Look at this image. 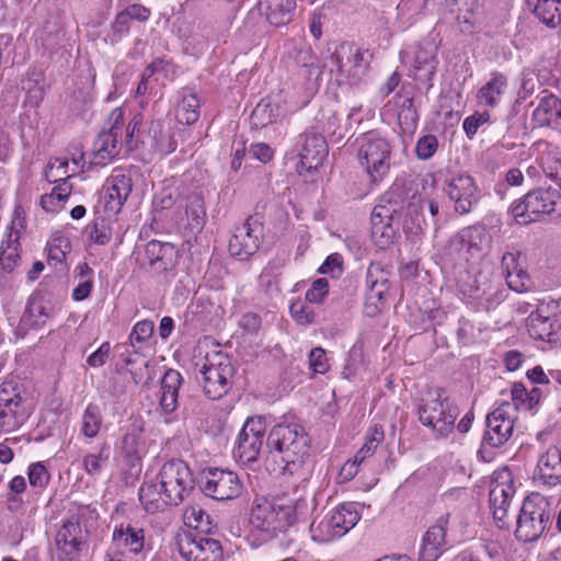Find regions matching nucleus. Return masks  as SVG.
<instances>
[{
    "instance_id": "f257e3e1",
    "label": "nucleus",
    "mask_w": 561,
    "mask_h": 561,
    "mask_svg": "<svg viewBox=\"0 0 561 561\" xmlns=\"http://www.w3.org/2000/svg\"><path fill=\"white\" fill-rule=\"evenodd\" d=\"M311 439L296 422L274 425L266 438L264 465L267 471L306 480L311 472Z\"/></svg>"
},
{
    "instance_id": "f03ea898",
    "label": "nucleus",
    "mask_w": 561,
    "mask_h": 561,
    "mask_svg": "<svg viewBox=\"0 0 561 561\" xmlns=\"http://www.w3.org/2000/svg\"><path fill=\"white\" fill-rule=\"evenodd\" d=\"M110 127L99 134L93 142L90 153V163L93 165H106L116 158L123 145L131 149L134 133L138 128L140 121L134 117L124 127V111L119 107L112 111L108 117Z\"/></svg>"
},
{
    "instance_id": "7ed1b4c3",
    "label": "nucleus",
    "mask_w": 561,
    "mask_h": 561,
    "mask_svg": "<svg viewBox=\"0 0 561 561\" xmlns=\"http://www.w3.org/2000/svg\"><path fill=\"white\" fill-rule=\"evenodd\" d=\"M355 151L370 182L379 183L388 175L392 148L387 138L375 130L362 134L355 139Z\"/></svg>"
},
{
    "instance_id": "20e7f679",
    "label": "nucleus",
    "mask_w": 561,
    "mask_h": 561,
    "mask_svg": "<svg viewBox=\"0 0 561 561\" xmlns=\"http://www.w3.org/2000/svg\"><path fill=\"white\" fill-rule=\"evenodd\" d=\"M552 504L551 497L538 492L530 493L524 500L516 519V538L524 542L537 540L550 523Z\"/></svg>"
},
{
    "instance_id": "39448f33",
    "label": "nucleus",
    "mask_w": 561,
    "mask_h": 561,
    "mask_svg": "<svg viewBox=\"0 0 561 561\" xmlns=\"http://www.w3.org/2000/svg\"><path fill=\"white\" fill-rule=\"evenodd\" d=\"M420 422L436 436L447 437L455 428L459 415L458 408L444 396L443 390L427 392L417 408Z\"/></svg>"
},
{
    "instance_id": "423d86ee",
    "label": "nucleus",
    "mask_w": 561,
    "mask_h": 561,
    "mask_svg": "<svg viewBox=\"0 0 561 561\" xmlns=\"http://www.w3.org/2000/svg\"><path fill=\"white\" fill-rule=\"evenodd\" d=\"M32 413V403L22 385L8 380L0 385V435L20 428Z\"/></svg>"
},
{
    "instance_id": "0eeeda50",
    "label": "nucleus",
    "mask_w": 561,
    "mask_h": 561,
    "mask_svg": "<svg viewBox=\"0 0 561 561\" xmlns=\"http://www.w3.org/2000/svg\"><path fill=\"white\" fill-rule=\"evenodd\" d=\"M561 203L559 191L538 188L527 193L510 206V214L518 225H528L541 220L554 213Z\"/></svg>"
},
{
    "instance_id": "6e6552de",
    "label": "nucleus",
    "mask_w": 561,
    "mask_h": 561,
    "mask_svg": "<svg viewBox=\"0 0 561 561\" xmlns=\"http://www.w3.org/2000/svg\"><path fill=\"white\" fill-rule=\"evenodd\" d=\"M368 50H362L355 44H340L331 58V72H335L339 80L350 84H357L367 73L370 64Z\"/></svg>"
},
{
    "instance_id": "1a4fd4ad",
    "label": "nucleus",
    "mask_w": 561,
    "mask_h": 561,
    "mask_svg": "<svg viewBox=\"0 0 561 561\" xmlns=\"http://www.w3.org/2000/svg\"><path fill=\"white\" fill-rule=\"evenodd\" d=\"M234 368L231 359L221 352L208 354L201 368L205 394L217 400L226 394L231 385Z\"/></svg>"
},
{
    "instance_id": "9d476101",
    "label": "nucleus",
    "mask_w": 561,
    "mask_h": 561,
    "mask_svg": "<svg viewBox=\"0 0 561 561\" xmlns=\"http://www.w3.org/2000/svg\"><path fill=\"white\" fill-rule=\"evenodd\" d=\"M146 186V179L137 167L113 170L108 179L107 207L112 211H119L134 190L144 193Z\"/></svg>"
},
{
    "instance_id": "9b49d317",
    "label": "nucleus",
    "mask_w": 561,
    "mask_h": 561,
    "mask_svg": "<svg viewBox=\"0 0 561 561\" xmlns=\"http://www.w3.org/2000/svg\"><path fill=\"white\" fill-rule=\"evenodd\" d=\"M515 494L512 473L508 469L495 471L490 485V510L500 529L510 527L508 508Z\"/></svg>"
},
{
    "instance_id": "f8f14e48",
    "label": "nucleus",
    "mask_w": 561,
    "mask_h": 561,
    "mask_svg": "<svg viewBox=\"0 0 561 561\" xmlns=\"http://www.w3.org/2000/svg\"><path fill=\"white\" fill-rule=\"evenodd\" d=\"M26 227L25 211L22 206H15L11 224L5 228L0 243V268L11 273L21 263L22 231Z\"/></svg>"
},
{
    "instance_id": "ddd939ff",
    "label": "nucleus",
    "mask_w": 561,
    "mask_h": 561,
    "mask_svg": "<svg viewBox=\"0 0 561 561\" xmlns=\"http://www.w3.org/2000/svg\"><path fill=\"white\" fill-rule=\"evenodd\" d=\"M201 488L205 495L214 500L229 501L241 495L243 483L233 471L209 468L203 474Z\"/></svg>"
},
{
    "instance_id": "4468645a",
    "label": "nucleus",
    "mask_w": 561,
    "mask_h": 561,
    "mask_svg": "<svg viewBox=\"0 0 561 561\" xmlns=\"http://www.w3.org/2000/svg\"><path fill=\"white\" fill-rule=\"evenodd\" d=\"M265 422L262 416L249 417L238 435L234 457L243 465L255 462L261 454L265 434Z\"/></svg>"
},
{
    "instance_id": "2eb2a0df",
    "label": "nucleus",
    "mask_w": 561,
    "mask_h": 561,
    "mask_svg": "<svg viewBox=\"0 0 561 561\" xmlns=\"http://www.w3.org/2000/svg\"><path fill=\"white\" fill-rule=\"evenodd\" d=\"M445 192L454 203L455 211L468 214L481 198V191L476 180L468 173H458L446 181Z\"/></svg>"
},
{
    "instance_id": "dca6fc26",
    "label": "nucleus",
    "mask_w": 561,
    "mask_h": 561,
    "mask_svg": "<svg viewBox=\"0 0 561 561\" xmlns=\"http://www.w3.org/2000/svg\"><path fill=\"white\" fill-rule=\"evenodd\" d=\"M156 477L176 505L184 500L193 488L192 472L182 460L165 462Z\"/></svg>"
},
{
    "instance_id": "f3484780",
    "label": "nucleus",
    "mask_w": 561,
    "mask_h": 561,
    "mask_svg": "<svg viewBox=\"0 0 561 561\" xmlns=\"http://www.w3.org/2000/svg\"><path fill=\"white\" fill-rule=\"evenodd\" d=\"M516 420L514 407L497 403L486 416L483 445L500 447L507 443L513 435Z\"/></svg>"
},
{
    "instance_id": "a211bd4d",
    "label": "nucleus",
    "mask_w": 561,
    "mask_h": 561,
    "mask_svg": "<svg viewBox=\"0 0 561 561\" xmlns=\"http://www.w3.org/2000/svg\"><path fill=\"white\" fill-rule=\"evenodd\" d=\"M176 545L184 561H224L222 547L216 539L183 534Z\"/></svg>"
},
{
    "instance_id": "6ab92c4d",
    "label": "nucleus",
    "mask_w": 561,
    "mask_h": 561,
    "mask_svg": "<svg viewBox=\"0 0 561 561\" xmlns=\"http://www.w3.org/2000/svg\"><path fill=\"white\" fill-rule=\"evenodd\" d=\"M533 480L536 484L547 488L561 483V438L539 454Z\"/></svg>"
},
{
    "instance_id": "aec40b11",
    "label": "nucleus",
    "mask_w": 561,
    "mask_h": 561,
    "mask_svg": "<svg viewBox=\"0 0 561 561\" xmlns=\"http://www.w3.org/2000/svg\"><path fill=\"white\" fill-rule=\"evenodd\" d=\"M366 313L375 316L386 304L389 289V273L379 264H370L366 274Z\"/></svg>"
},
{
    "instance_id": "412c9836",
    "label": "nucleus",
    "mask_w": 561,
    "mask_h": 561,
    "mask_svg": "<svg viewBox=\"0 0 561 561\" xmlns=\"http://www.w3.org/2000/svg\"><path fill=\"white\" fill-rule=\"evenodd\" d=\"M381 115L396 118L403 133L411 134L417 126V113L409 92H398L382 108Z\"/></svg>"
},
{
    "instance_id": "4be33fe9",
    "label": "nucleus",
    "mask_w": 561,
    "mask_h": 561,
    "mask_svg": "<svg viewBox=\"0 0 561 561\" xmlns=\"http://www.w3.org/2000/svg\"><path fill=\"white\" fill-rule=\"evenodd\" d=\"M299 172H311L322 165L328 156V145L321 134L307 131L299 140Z\"/></svg>"
},
{
    "instance_id": "5701e85b",
    "label": "nucleus",
    "mask_w": 561,
    "mask_h": 561,
    "mask_svg": "<svg viewBox=\"0 0 561 561\" xmlns=\"http://www.w3.org/2000/svg\"><path fill=\"white\" fill-rule=\"evenodd\" d=\"M489 243L490 237L484 228L469 227L453 240L451 247L458 251L460 260L469 262L480 257Z\"/></svg>"
},
{
    "instance_id": "b1692460",
    "label": "nucleus",
    "mask_w": 561,
    "mask_h": 561,
    "mask_svg": "<svg viewBox=\"0 0 561 561\" xmlns=\"http://www.w3.org/2000/svg\"><path fill=\"white\" fill-rule=\"evenodd\" d=\"M261 229L253 225L250 219L234 228L229 240V252L240 260L248 259L254 254L260 245Z\"/></svg>"
},
{
    "instance_id": "393cba45",
    "label": "nucleus",
    "mask_w": 561,
    "mask_h": 561,
    "mask_svg": "<svg viewBox=\"0 0 561 561\" xmlns=\"http://www.w3.org/2000/svg\"><path fill=\"white\" fill-rule=\"evenodd\" d=\"M112 545L121 554L138 556L145 549V531L130 523H121L112 533Z\"/></svg>"
},
{
    "instance_id": "a878e982",
    "label": "nucleus",
    "mask_w": 561,
    "mask_h": 561,
    "mask_svg": "<svg viewBox=\"0 0 561 561\" xmlns=\"http://www.w3.org/2000/svg\"><path fill=\"white\" fill-rule=\"evenodd\" d=\"M371 240L380 249L389 248L396 239L397 228L392 224L391 211L386 206H376L371 213Z\"/></svg>"
},
{
    "instance_id": "bb28decb",
    "label": "nucleus",
    "mask_w": 561,
    "mask_h": 561,
    "mask_svg": "<svg viewBox=\"0 0 561 561\" xmlns=\"http://www.w3.org/2000/svg\"><path fill=\"white\" fill-rule=\"evenodd\" d=\"M447 517H440L422 538L420 561H436L446 549Z\"/></svg>"
},
{
    "instance_id": "cd10ccee",
    "label": "nucleus",
    "mask_w": 561,
    "mask_h": 561,
    "mask_svg": "<svg viewBox=\"0 0 561 561\" xmlns=\"http://www.w3.org/2000/svg\"><path fill=\"white\" fill-rule=\"evenodd\" d=\"M139 501L147 513L154 514L176 505L157 477L146 478L139 490Z\"/></svg>"
},
{
    "instance_id": "c85d7f7f",
    "label": "nucleus",
    "mask_w": 561,
    "mask_h": 561,
    "mask_svg": "<svg viewBox=\"0 0 561 561\" xmlns=\"http://www.w3.org/2000/svg\"><path fill=\"white\" fill-rule=\"evenodd\" d=\"M37 507L24 508L16 515H12L0 524V537L11 546H18L30 530L34 523Z\"/></svg>"
},
{
    "instance_id": "c756f323",
    "label": "nucleus",
    "mask_w": 561,
    "mask_h": 561,
    "mask_svg": "<svg viewBox=\"0 0 561 561\" xmlns=\"http://www.w3.org/2000/svg\"><path fill=\"white\" fill-rule=\"evenodd\" d=\"M314 510V502L306 497H299L286 504H279V530L285 527L306 524L312 516Z\"/></svg>"
},
{
    "instance_id": "7c9ffc66",
    "label": "nucleus",
    "mask_w": 561,
    "mask_h": 561,
    "mask_svg": "<svg viewBox=\"0 0 561 561\" xmlns=\"http://www.w3.org/2000/svg\"><path fill=\"white\" fill-rule=\"evenodd\" d=\"M533 119L538 126L561 128V100L546 90L540 92Z\"/></svg>"
},
{
    "instance_id": "2f4dec72",
    "label": "nucleus",
    "mask_w": 561,
    "mask_h": 561,
    "mask_svg": "<svg viewBox=\"0 0 561 561\" xmlns=\"http://www.w3.org/2000/svg\"><path fill=\"white\" fill-rule=\"evenodd\" d=\"M279 504L267 499H256L250 512V523L263 531L279 530Z\"/></svg>"
},
{
    "instance_id": "473e14b6",
    "label": "nucleus",
    "mask_w": 561,
    "mask_h": 561,
    "mask_svg": "<svg viewBox=\"0 0 561 561\" xmlns=\"http://www.w3.org/2000/svg\"><path fill=\"white\" fill-rule=\"evenodd\" d=\"M53 314L51 302L43 293H34L30 296L22 323L27 327L38 328L44 325Z\"/></svg>"
},
{
    "instance_id": "72a5a7b5",
    "label": "nucleus",
    "mask_w": 561,
    "mask_h": 561,
    "mask_svg": "<svg viewBox=\"0 0 561 561\" xmlns=\"http://www.w3.org/2000/svg\"><path fill=\"white\" fill-rule=\"evenodd\" d=\"M527 331L535 340L551 344L561 343V330H558L545 314L536 308L527 318Z\"/></svg>"
},
{
    "instance_id": "f704fd0d",
    "label": "nucleus",
    "mask_w": 561,
    "mask_h": 561,
    "mask_svg": "<svg viewBox=\"0 0 561 561\" xmlns=\"http://www.w3.org/2000/svg\"><path fill=\"white\" fill-rule=\"evenodd\" d=\"M259 7L267 22L277 27L290 22L296 0H259Z\"/></svg>"
},
{
    "instance_id": "c9c22d12",
    "label": "nucleus",
    "mask_w": 561,
    "mask_h": 561,
    "mask_svg": "<svg viewBox=\"0 0 561 561\" xmlns=\"http://www.w3.org/2000/svg\"><path fill=\"white\" fill-rule=\"evenodd\" d=\"M437 66L436 47L432 44L420 47L413 59V77L421 82H430Z\"/></svg>"
},
{
    "instance_id": "e433bc0d",
    "label": "nucleus",
    "mask_w": 561,
    "mask_h": 561,
    "mask_svg": "<svg viewBox=\"0 0 561 561\" xmlns=\"http://www.w3.org/2000/svg\"><path fill=\"white\" fill-rule=\"evenodd\" d=\"M541 391L538 388H533L528 391L522 382H514L510 390L508 400H503L499 404H508L515 408V416H518L519 411L533 410L540 400Z\"/></svg>"
},
{
    "instance_id": "4c0bfd02",
    "label": "nucleus",
    "mask_w": 561,
    "mask_h": 561,
    "mask_svg": "<svg viewBox=\"0 0 561 561\" xmlns=\"http://www.w3.org/2000/svg\"><path fill=\"white\" fill-rule=\"evenodd\" d=\"M183 378L178 370L169 369L161 380L160 405L165 413H171L178 408L179 389Z\"/></svg>"
},
{
    "instance_id": "58836bf2",
    "label": "nucleus",
    "mask_w": 561,
    "mask_h": 561,
    "mask_svg": "<svg viewBox=\"0 0 561 561\" xmlns=\"http://www.w3.org/2000/svg\"><path fill=\"white\" fill-rule=\"evenodd\" d=\"M82 157L73 158L71 163L66 158H53L49 160L45 170V176L50 183H62L73 175H76L83 165L81 164Z\"/></svg>"
},
{
    "instance_id": "ea45409f",
    "label": "nucleus",
    "mask_w": 561,
    "mask_h": 561,
    "mask_svg": "<svg viewBox=\"0 0 561 561\" xmlns=\"http://www.w3.org/2000/svg\"><path fill=\"white\" fill-rule=\"evenodd\" d=\"M527 4L546 26H561V0H527Z\"/></svg>"
},
{
    "instance_id": "a19ab883",
    "label": "nucleus",
    "mask_w": 561,
    "mask_h": 561,
    "mask_svg": "<svg viewBox=\"0 0 561 561\" xmlns=\"http://www.w3.org/2000/svg\"><path fill=\"white\" fill-rule=\"evenodd\" d=\"M506 89V76L501 72H493L490 79L478 91V101L483 105L494 107L499 104Z\"/></svg>"
},
{
    "instance_id": "79ce46f5",
    "label": "nucleus",
    "mask_w": 561,
    "mask_h": 561,
    "mask_svg": "<svg viewBox=\"0 0 561 561\" xmlns=\"http://www.w3.org/2000/svg\"><path fill=\"white\" fill-rule=\"evenodd\" d=\"M185 219L181 218V225L187 226L192 230H199L205 224L206 209L202 194H190L184 203Z\"/></svg>"
},
{
    "instance_id": "37998d69",
    "label": "nucleus",
    "mask_w": 561,
    "mask_h": 561,
    "mask_svg": "<svg viewBox=\"0 0 561 561\" xmlns=\"http://www.w3.org/2000/svg\"><path fill=\"white\" fill-rule=\"evenodd\" d=\"M309 535L312 541L320 545L331 543L342 538L330 512L320 520H313L309 525Z\"/></svg>"
},
{
    "instance_id": "c03bdc74",
    "label": "nucleus",
    "mask_w": 561,
    "mask_h": 561,
    "mask_svg": "<svg viewBox=\"0 0 561 561\" xmlns=\"http://www.w3.org/2000/svg\"><path fill=\"white\" fill-rule=\"evenodd\" d=\"M458 7L457 22L462 33H472L480 20L478 0H450Z\"/></svg>"
},
{
    "instance_id": "a18cd8bd",
    "label": "nucleus",
    "mask_w": 561,
    "mask_h": 561,
    "mask_svg": "<svg viewBox=\"0 0 561 561\" xmlns=\"http://www.w3.org/2000/svg\"><path fill=\"white\" fill-rule=\"evenodd\" d=\"M329 512L335 523V526H337L341 537L345 536L351 529H353L360 519V515L355 503H343Z\"/></svg>"
},
{
    "instance_id": "49530a36",
    "label": "nucleus",
    "mask_w": 561,
    "mask_h": 561,
    "mask_svg": "<svg viewBox=\"0 0 561 561\" xmlns=\"http://www.w3.org/2000/svg\"><path fill=\"white\" fill-rule=\"evenodd\" d=\"M71 191L72 186L68 182L59 183L55 185L50 193L42 196L41 206L47 213H59L64 208Z\"/></svg>"
},
{
    "instance_id": "de8ad7c7",
    "label": "nucleus",
    "mask_w": 561,
    "mask_h": 561,
    "mask_svg": "<svg viewBox=\"0 0 561 561\" xmlns=\"http://www.w3.org/2000/svg\"><path fill=\"white\" fill-rule=\"evenodd\" d=\"M199 106L201 102L196 94L183 92L175 110L178 122L186 125L195 123L199 116Z\"/></svg>"
},
{
    "instance_id": "09e8293b",
    "label": "nucleus",
    "mask_w": 561,
    "mask_h": 561,
    "mask_svg": "<svg viewBox=\"0 0 561 561\" xmlns=\"http://www.w3.org/2000/svg\"><path fill=\"white\" fill-rule=\"evenodd\" d=\"M111 457V447L106 444L96 450L87 454L82 459L84 471L92 477H99L107 467Z\"/></svg>"
},
{
    "instance_id": "8fccbe9b",
    "label": "nucleus",
    "mask_w": 561,
    "mask_h": 561,
    "mask_svg": "<svg viewBox=\"0 0 561 561\" xmlns=\"http://www.w3.org/2000/svg\"><path fill=\"white\" fill-rule=\"evenodd\" d=\"M284 115L282 108L277 104L271 102L261 101L253 110L251 119L252 124L256 127L266 126L273 122H276Z\"/></svg>"
},
{
    "instance_id": "3c124183",
    "label": "nucleus",
    "mask_w": 561,
    "mask_h": 561,
    "mask_svg": "<svg viewBox=\"0 0 561 561\" xmlns=\"http://www.w3.org/2000/svg\"><path fill=\"white\" fill-rule=\"evenodd\" d=\"M71 252L70 239L62 233H55L48 241V261L55 266L61 265Z\"/></svg>"
},
{
    "instance_id": "603ef678",
    "label": "nucleus",
    "mask_w": 561,
    "mask_h": 561,
    "mask_svg": "<svg viewBox=\"0 0 561 561\" xmlns=\"http://www.w3.org/2000/svg\"><path fill=\"white\" fill-rule=\"evenodd\" d=\"M102 422L100 408L89 404L81 417L80 433L87 438H93L99 434Z\"/></svg>"
},
{
    "instance_id": "864d4df0",
    "label": "nucleus",
    "mask_w": 561,
    "mask_h": 561,
    "mask_svg": "<svg viewBox=\"0 0 561 561\" xmlns=\"http://www.w3.org/2000/svg\"><path fill=\"white\" fill-rule=\"evenodd\" d=\"M78 273V284L72 290V299L75 301H82L87 299L93 288V270L87 264L81 263L77 266Z\"/></svg>"
},
{
    "instance_id": "5fc2aeb1",
    "label": "nucleus",
    "mask_w": 561,
    "mask_h": 561,
    "mask_svg": "<svg viewBox=\"0 0 561 561\" xmlns=\"http://www.w3.org/2000/svg\"><path fill=\"white\" fill-rule=\"evenodd\" d=\"M81 515L79 513L72 514L67 518L56 535V539L71 540L73 542H84L83 529L81 526Z\"/></svg>"
},
{
    "instance_id": "6e6d98bb",
    "label": "nucleus",
    "mask_w": 561,
    "mask_h": 561,
    "mask_svg": "<svg viewBox=\"0 0 561 561\" xmlns=\"http://www.w3.org/2000/svg\"><path fill=\"white\" fill-rule=\"evenodd\" d=\"M121 449L130 461L139 459L146 453L141 442V431L135 428L127 432L122 439Z\"/></svg>"
},
{
    "instance_id": "4d7b16f0",
    "label": "nucleus",
    "mask_w": 561,
    "mask_h": 561,
    "mask_svg": "<svg viewBox=\"0 0 561 561\" xmlns=\"http://www.w3.org/2000/svg\"><path fill=\"white\" fill-rule=\"evenodd\" d=\"M30 485L36 491H44L50 480V474L43 461L33 462L27 468Z\"/></svg>"
},
{
    "instance_id": "13d9d810",
    "label": "nucleus",
    "mask_w": 561,
    "mask_h": 561,
    "mask_svg": "<svg viewBox=\"0 0 561 561\" xmlns=\"http://www.w3.org/2000/svg\"><path fill=\"white\" fill-rule=\"evenodd\" d=\"M506 283L516 293H527L535 288V282L528 273L526 265L518 267V271L508 273Z\"/></svg>"
},
{
    "instance_id": "bf43d9fd",
    "label": "nucleus",
    "mask_w": 561,
    "mask_h": 561,
    "mask_svg": "<svg viewBox=\"0 0 561 561\" xmlns=\"http://www.w3.org/2000/svg\"><path fill=\"white\" fill-rule=\"evenodd\" d=\"M506 283L516 293H527L535 288V282L528 273L526 265L518 267V271L508 273Z\"/></svg>"
},
{
    "instance_id": "052dcab7",
    "label": "nucleus",
    "mask_w": 561,
    "mask_h": 561,
    "mask_svg": "<svg viewBox=\"0 0 561 561\" xmlns=\"http://www.w3.org/2000/svg\"><path fill=\"white\" fill-rule=\"evenodd\" d=\"M296 62L307 68L310 77L319 78L322 75V64L309 46H302L298 50Z\"/></svg>"
},
{
    "instance_id": "680f3d73",
    "label": "nucleus",
    "mask_w": 561,
    "mask_h": 561,
    "mask_svg": "<svg viewBox=\"0 0 561 561\" xmlns=\"http://www.w3.org/2000/svg\"><path fill=\"white\" fill-rule=\"evenodd\" d=\"M537 309L545 314L558 330H561V297L543 298L538 301Z\"/></svg>"
},
{
    "instance_id": "e2e57ef3",
    "label": "nucleus",
    "mask_w": 561,
    "mask_h": 561,
    "mask_svg": "<svg viewBox=\"0 0 561 561\" xmlns=\"http://www.w3.org/2000/svg\"><path fill=\"white\" fill-rule=\"evenodd\" d=\"M186 526L205 531L208 529L209 516L203 511L199 505L188 506L183 515Z\"/></svg>"
},
{
    "instance_id": "0e129e2a",
    "label": "nucleus",
    "mask_w": 561,
    "mask_h": 561,
    "mask_svg": "<svg viewBox=\"0 0 561 561\" xmlns=\"http://www.w3.org/2000/svg\"><path fill=\"white\" fill-rule=\"evenodd\" d=\"M81 542L59 540L55 538L56 558L58 561H77L80 556Z\"/></svg>"
},
{
    "instance_id": "69168bd1",
    "label": "nucleus",
    "mask_w": 561,
    "mask_h": 561,
    "mask_svg": "<svg viewBox=\"0 0 561 561\" xmlns=\"http://www.w3.org/2000/svg\"><path fill=\"white\" fill-rule=\"evenodd\" d=\"M145 70L147 76L156 77L157 81L160 78L173 79L176 75L175 66L171 61L160 58L154 59Z\"/></svg>"
},
{
    "instance_id": "338daca9",
    "label": "nucleus",
    "mask_w": 561,
    "mask_h": 561,
    "mask_svg": "<svg viewBox=\"0 0 561 561\" xmlns=\"http://www.w3.org/2000/svg\"><path fill=\"white\" fill-rule=\"evenodd\" d=\"M307 302L308 301L297 300L289 307L290 314L298 324H310L314 320V311Z\"/></svg>"
},
{
    "instance_id": "774afa93",
    "label": "nucleus",
    "mask_w": 561,
    "mask_h": 561,
    "mask_svg": "<svg viewBox=\"0 0 561 561\" xmlns=\"http://www.w3.org/2000/svg\"><path fill=\"white\" fill-rule=\"evenodd\" d=\"M539 278L545 287L561 286V262H551L546 268L541 267Z\"/></svg>"
}]
</instances>
